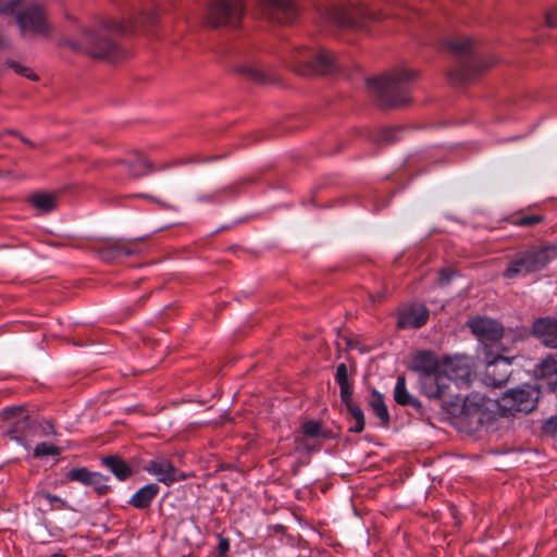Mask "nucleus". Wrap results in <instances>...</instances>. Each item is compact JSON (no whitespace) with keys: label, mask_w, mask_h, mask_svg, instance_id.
Instances as JSON below:
<instances>
[{"label":"nucleus","mask_w":557,"mask_h":557,"mask_svg":"<svg viewBox=\"0 0 557 557\" xmlns=\"http://www.w3.org/2000/svg\"><path fill=\"white\" fill-rule=\"evenodd\" d=\"M532 331L542 344L557 348V319L540 318L533 323Z\"/></svg>","instance_id":"6ab92c4d"},{"label":"nucleus","mask_w":557,"mask_h":557,"mask_svg":"<svg viewBox=\"0 0 557 557\" xmlns=\"http://www.w3.org/2000/svg\"><path fill=\"white\" fill-rule=\"evenodd\" d=\"M447 47L458 55H468L472 51V40L468 37H459L449 41Z\"/></svg>","instance_id":"cd10ccee"},{"label":"nucleus","mask_w":557,"mask_h":557,"mask_svg":"<svg viewBox=\"0 0 557 557\" xmlns=\"http://www.w3.org/2000/svg\"><path fill=\"white\" fill-rule=\"evenodd\" d=\"M459 403L461 404L462 412H465L467 414H470L471 412H473L475 410L474 407L482 406L483 397H480L478 395L460 397V396L457 395L456 396V404H459Z\"/></svg>","instance_id":"c85d7f7f"},{"label":"nucleus","mask_w":557,"mask_h":557,"mask_svg":"<svg viewBox=\"0 0 557 557\" xmlns=\"http://www.w3.org/2000/svg\"><path fill=\"white\" fill-rule=\"evenodd\" d=\"M16 21L23 34L47 37L52 30L45 8L38 3L22 11Z\"/></svg>","instance_id":"1a4fd4ad"},{"label":"nucleus","mask_w":557,"mask_h":557,"mask_svg":"<svg viewBox=\"0 0 557 557\" xmlns=\"http://www.w3.org/2000/svg\"><path fill=\"white\" fill-rule=\"evenodd\" d=\"M91 474L92 472L88 471L86 468H74L67 472L66 480L77 481L82 484L88 485Z\"/></svg>","instance_id":"c756f323"},{"label":"nucleus","mask_w":557,"mask_h":557,"mask_svg":"<svg viewBox=\"0 0 557 557\" xmlns=\"http://www.w3.org/2000/svg\"><path fill=\"white\" fill-rule=\"evenodd\" d=\"M414 76L416 72L412 70H394L368 79V87L382 108H398L410 101L405 84Z\"/></svg>","instance_id":"f03ea898"},{"label":"nucleus","mask_w":557,"mask_h":557,"mask_svg":"<svg viewBox=\"0 0 557 557\" xmlns=\"http://www.w3.org/2000/svg\"><path fill=\"white\" fill-rule=\"evenodd\" d=\"M495 62L494 59L460 61L458 66L450 72V78L456 83H468L479 73L491 67Z\"/></svg>","instance_id":"dca6fc26"},{"label":"nucleus","mask_w":557,"mask_h":557,"mask_svg":"<svg viewBox=\"0 0 557 557\" xmlns=\"http://www.w3.org/2000/svg\"><path fill=\"white\" fill-rule=\"evenodd\" d=\"M539 395L540 391L536 387L523 385L505 393L500 400V407L510 413L530 412L534 409Z\"/></svg>","instance_id":"9d476101"},{"label":"nucleus","mask_w":557,"mask_h":557,"mask_svg":"<svg viewBox=\"0 0 557 557\" xmlns=\"http://www.w3.org/2000/svg\"><path fill=\"white\" fill-rule=\"evenodd\" d=\"M245 14L244 0H211L207 20L214 27H237Z\"/></svg>","instance_id":"423d86ee"},{"label":"nucleus","mask_w":557,"mask_h":557,"mask_svg":"<svg viewBox=\"0 0 557 557\" xmlns=\"http://www.w3.org/2000/svg\"><path fill=\"white\" fill-rule=\"evenodd\" d=\"M550 422H556V425H557V419L556 420H550Z\"/></svg>","instance_id":"de8ad7c7"},{"label":"nucleus","mask_w":557,"mask_h":557,"mask_svg":"<svg viewBox=\"0 0 557 557\" xmlns=\"http://www.w3.org/2000/svg\"><path fill=\"white\" fill-rule=\"evenodd\" d=\"M335 381L338 385L349 384L347 366L345 363L337 366Z\"/></svg>","instance_id":"4c0bfd02"},{"label":"nucleus","mask_w":557,"mask_h":557,"mask_svg":"<svg viewBox=\"0 0 557 557\" xmlns=\"http://www.w3.org/2000/svg\"><path fill=\"white\" fill-rule=\"evenodd\" d=\"M34 499L38 506H47L48 509L50 510H64L69 508L64 499L44 491L36 492L34 495Z\"/></svg>","instance_id":"4be33fe9"},{"label":"nucleus","mask_w":557,"mask_h":557,"mask_svg":"<svg viewBox=\"0 0 557 557\" xmlns=\"http://www.w3.org/2000/svg\"><path fill=\"white\" fill-rule=\"evenodd\" d=\"M263 13L273 22L289 24L297 17V9L292 0H259Z\"/></svg>","instance_id":"4468645a"},{"label":"nucleus","mask_w":557,"mask_h":557,"mask_svg":"<svg viewBox=\"0 0 557 557\" xmlns=\"http://www.w3.org/2000/svg\"><path fill=\"white\" fill-rule=\"evenodd\" d=\"M50 557H65L61 552L52 554Z\"/></svg>","instance_id":"49530a36"},{"label":"nucleus","mask_w":557,"mask_h":557,"mask_svg":"<svg viewBox=\"0 0 557 557\" xmlns=\"http://www.w3.org/2000/svg\"><path fill=\"white\" fill-rule=\"evenodd\" d=\"M444 382L450 388L454 383L458 388L467 387L472 377L470 359L468 357L445 358L442 374Z\"/></svg>","instance_id":"9b49d317"},{"label":"nucleus","mask_w":557,"mask_h":557,"mask_svg":"<svg viewBox=\"0 0 557 557\" xmlns=\"http://www.w3.org/2000/svg\"><path fill=\"white\" fill-rule=\"evenodd\" d=\"M302 432L309 437H318L321 435V424L317 421H307L302 424Z\"/></svg>","instance_id":"f704fd0d"},{"label":"nucleus","mask_w":557,"mask_h":557,"mask_svg":"<svg viewBox=\"0 0 557 557\" xmlns=\"http://www.w3.org/2000/svg\"><path fill=\"white\" fill-rule=\"evenodd\" d=\"M239 71L244 74H247L248 76H250L251 78H253L256 81H260L262 78L261 72L256 67L243 66L239 69Z\"/></svg>","instance_id":"ea45409f"},{"label":"nucleus","mask_w":557,"mask_h":557,"mask_svg":"<svg viewBox=\"0 0 557 557\" xmlns=\"http://www.w3.org/2000/svg\"><path fill=\"white\" fill-rule=\"evenodd\" d=\"M144 470L154 476L158 482L166 486L186 479L184 472L174 467V465L165 457L157 456L148 460Z\"/></svg>","instance_id":"f8f14e48"},{"label":"nucleus","mask_w":557,"mask_h":557,"mask_svg":"<svg viewBox=\"0 0 557 557\" xmlns=\"http://www.w3.org/2000/svg\"><path fill=\"white\" fill-rule=\"evenodd\" d=\"M444 360L430 350L417 351L411 360V370L418 373L421 392L429 398H443L448 395L442 369Z\"/></svg>","instance_id":"7ed1b4c3"},{"label":"nucleus","mask_w":557,"mask_h":557,"mask_svg":"<svg viewBox=\"0 0 557 557\" xmlns=\"http://www.w3.org/2000/svg\"><path fill=\"white\" fill-rule=\"evenodd\" d=\"M138 25V21L124 23L110 20L97 28H83L79 39L64 38L61 45L75 52L86 53L94 59L115 61L120 58L119 47L104 33H128L137 28Z\"/></svg>","instance_id":"f257e3e1"},{"label":"nucleus","mask_w":557,"mask_h":557,"mask_svg":"<svg viewBox=\"0 0 557 557\" xmlns=\"http://www.w3.org/2000/svg\"><path fill=\"white\" fill-rule=\"evenodd\" d=\"M294 69L302 75L327 74L335 69L333 54L324 48H297L293 54Z\"/></svg>","instance_id":"39448f33"},{"label":"nucleus","mask_w":557,"mask_h":557,"mask_svg":"<svg viewBox=\"0 0 557 557\" xmlns=\"http://www.w3.org/2000/svg\"><path fill=\"white\" fill-rule=\"evenodd\" d=\"M7 421L4 434L18 445L28 447L32 436V421L22 408L10 407L1 411Z\"/></svg>","instance_id":"0eeeda50"},{"label":"nucleus","mask_w":557,"mask_h":557,"mask_svg":"<svg viewBox=\"0 0 557 557\" xmlns=\"http://www.w3.org/2000/svg\"><path fill=\"white\" fill-rule=\"evenodd\" d=\"M453 273H448L447 271L445 270H442L441 271V277H440V282L441 283H445V282H448L451 277Z\"/></svg>","instance_id":"c03bdc74"},{"label":"nucleus","mask_w":557,"mask_h":557,"mask_svg":"<svg viewBox=\"0 0 557 557\" xmlns=\"http://www.w3.org/2000/svg\"><path fill=\"white\" fill-rule=\"evenodd\" d=\"M8 66L11 67L12 70H14V72L18 75H22V76H25L32 81H37L38 79V76L27 66L16 62V61H13V60H9L7 62Z\"/></svg>","instance_id":"473e14b6"},{"label":"nucleus","mask_w":557,"mask_h":557,"mask_svg":"<svg viewBox=\"0 0 557 557\" xmlns=\"http://www.w3.org/2000/svg\"><path fill=\"white\" fill-rule=\"evenodd\" d=\"M23 0H0V14L11 15L21 5Z\"/></svg>","instance_id":"c9c22d12"},{"label":"nucleus","mask_w":557,"mask_h":557,"mask_svg":"<svg viewBox=\"0 0 557 557\" xmlns=\"http://www.w3.org/2000/svg\"><path fill=\"white\" fill-rule=\"evenodd\" d=\"M469 326L482 342H496L503 337L502 325L487 318H475L469 322Z\"/></svg>","instance_id":"a211bd4d"},{"label":"nucleus","mask_w":557,"mask_h":557,"mask_svg":"<svg viewBox=\"0 0 557 557\" xmlns=\"http://www.w3.org/2000/svg\"><path fill=\"white\" fill-rule=\"evenodd\" d=\"M339 392H341V400L346 407L354 404L352 386L350 383L345 384V385H339Z\"/></svg>","instance_id":"e433bc0d"},{"label":"nucleus","mask_w":557,"mask_h":557,"mask_svg":"<svg viewBox=\"0 0 557 557\" xmlns=\"http://www.w3.org/2000/svg\"><path fill=\"white\" fill-rule=\"evenodd\" d=\"M329 18L332 23L344 28L364 27L369 20H379L380 16L371 13L363 5L334 7L327 11Z\"/></svg>","instance_id":"6e6552de"},{"label":"nucleus","mask_w":557,"mask_h":557,"mask_svg":"<svg viewBox=\"0 0 557 557\" xmlns=\"http://www.w3.org/2000/svg\"><path fill=\"white\" fill-rule=\"evenodd\" d=\"M132 253L133 250L127 243H113L107 246L101 252L103 259H114L122 256H129Z\"/></svg>","instance_id":"bb28decb"},{"label":"nucleus","mask_w":557,"mask_h":557,"mask_svg":"<svg viewBox=\"0 0 557 557\" xmlns=\"http://www.w3.org/2000/svg\"><path fill=\"white\" fill-rule=\"evenodd\" d=\"M543 221V216L541 214H522L516 215L512 219V224L516 226L528 227L534 226Z\"/></svg>","instance_id":"7c9ffc66"},{"label":"nucleus","mask_w":557,"mask_h":557,"mask_svg":"<svg viewBox=\"0 0 557 557\" xmlns=\"http://www.w3.org/2000/svg\"><path fill=\"white\" fill-rule=\"evenodd\" d=\"M429 310L421 304L404 305L397 310V329H419L429 320Z\"/></svg>","instance_id":"2eb2a0df"},{"label":"nucleus","mask_w":557,"mask_h":557,"mask_svg":"<svg viewBox=\"0 0 557 557\" xmlns=\"http://www.w3.org/2000/svg\"><path fill=\"white\" fill-rule=\"evenodd\" d=\"M29 202L42 212H50L55 208L57 199L53 194L36 193L29 197Z\"/></svg>","instance_id":"a878e982"},{"label":"nucleus","mask_w":557,"mask_h":557,"mask_svg":"<svg viewBox=\"0 0 557 557\" xmlns=\"http://www.w3.org/2000/svg\"><path fill=\"white\" fill-rule=\"evenodd\" d=\"M7 45L5 39L0 35V48L4 47Z\"/></svg>","instance_id":"a18cd8bd"},{"label":"nucleus","mask_w":557,"mask_h":557,"mask_svg":"<svg viewBox=\"0 0 557 557\" xmlns=\"http://www.w3.org/2000/svg\"><path fill=\"white\" fill-rule=\"evenodd\" d=\"M364 429V422L355 421L352 425L349 426V432L352 433H361Z\"/></svg>","instance_id":"37998d69"},{"label":"nucleus","mask_w":557,"mask_h":557,"mask_svg":"<svg viewBox=\"0 0 557 557\" xmlns=\"http://www.w3.org/2000/svg\"><path fill=\"white\" fill-rule=\"evenodd\" d=\"M557 258V245L542 243L533 245L515 255L508 263L503 275L505 278H515L529 273L543 270Z\"/></svg>","instance_id":"20e7f679"},{"label":"nucleus","mask_w":557,"mask_h":557,"mask_svg":"<svg viewBox=\"0 0 557 557\" xmlns=\"http://www.w3.org/2000/svg\"><path fill=\"white\" fill-rule=\"evenodd\" d=\"M546 23L549 27H557V8L547 12Z\"/></svg>","instance_id":"a19ab883"},{"label":"nucleus","mask_w":557,"mask_h":557,"mask_svg":"<svg viewBox=\"0 0 557 557\" xmlns=\"http://www.w3.org/2000/svg\"><path fill=\"white\" fill-rule=\"evenodd\" d=\"M159 485L156 483H149L139 488L129 499V505L137 509L148 508L151 502L159 494Z\"/></svg>","instance_id":"412c9836"},{"label":"nucleus","mask_w":557,"mask_h":557,"mask_svg":"<svg viewBox=\"0 0 557 557\" xmlns=\"http://www.w3.org/2000/svg\"><path fill=\"white\" fill-rule=\"evenodd\" d=\"M60 454V448L53 444L48 443H39L34 449V457L42 458L46 456H58Z\"/></svg>","instance_id":"2f4dec72"},{"label":"nucleus","mask_w":557,"mask_h":557,"mask_svg":"<svg viewBox=\"0 0 557 557\" xmlns=\"http://www.w3.org/2000/svg\"><path fill=\"white\" fill-rule=\"evenodd\" d=\"M394 399L398 405L401 406L411 405L413 407H418L420 405L419 400L411 396L407 391L406 379L403 375L397 377L394 388Z\"/></svg>","instance_id":"5701e85b"},{"label":"nucleus","mask_w":557,"mask_h":557,"mask_svg":"<svg viewBox=\"0 0 557 557\" xmlns=\"http://www.w3.org/2000/svg\"><path fill=\"white\" fill-rule=\"evenodd\" d=\"M369 406L371 407L374 414L381 420V423L383 425H387L389 422V413L384 403L383 395L376 391H373L369 400Z\"/></svg>","instance_id":"393cba45"},{"label":"nucleus","mask_w":557,"mask_h":557,"mask_svg":"<svg viewBox=\"0 0 557 557\" xmlns=\"http://www.w3.org/2000/svg\"><path fill=\"white\" fill-rule=\"evenodd\" d=\"M539 391L554 392L557 387V360L544 359L534 370Z\"/></svg>","instance_id":"f3484780"},{"label":"nucleus","mask_w":557,"mask_h":557,"mask_svg":"<svg viewBox=\"0 0 557 557\" xmlns=\"http://www.w3.org/2000/svg\"><path fill=\"white\" fill-rule=\"evenodd\" d=\"M88 485L92 486L99 494H104L109 490L107 479L97 472H92Z\"/></svg>","instance_id":"72a5a7b5"},{"label":"nucleus","mask_w":557,"mask_h":557,"mask_svg":"<svg viewBox=\"0 0 557 557\" xmlns=\"http://www.w3.org/2000/svg\"><path fill=\"white\" fill-rule=\"evenodd\" d=\"M486 364L483 373V381L490 386H502L505 384L511 374V359L496 356L490 359V354H486Z\"/></svg>","instance_id":"ddd939ff"},{"label":"nucleus","mask_w":557,"mask_h":557,"mask_svg":"<svg viewBox=\"0 0 557 557\" xmlns=\"http://www.w3.org/2000/svg\"><path fill=\"white\" fill-rule=\"evenodd\" d=\"M115 163H124L128 166V172L133 177H141L156 171L153 164L140 152L131 151L124 159H119Z\"/></svg>","instance_id":"aec40b11"},{"label":"nucleus","mask_w":557,"mask_h":557,"mask_svg":"<svg viewBox=\"0 0 557 557\" xmlns=\"http://www.w3.org/2000/svg\"><path fill=\"white\" fill-rule=\"evenodd\" d=\"M103 462L119 480H125L132 474L131 467L116 456L107 457Z\"/></svg>","instance_id":"b1692460"},{"label":"nucleus","mask_w":557,"mask_h":557,"mask_svg":"<svg viewBox=\"0 0 557 557\" xmlns=\"http://www.w3.org/2000/svg\"><path fill=\"white\" fill-rule=\"evenodd\" d=\"M219 554H218V557H223L226 552L230 548V542L227 539H224V537H220V542H219Z\"/></svg>","instance_id":"79ce46f5"},{"label":"nucleus","mask_w":557,"mask_h":557,"mask_svg":"<svg viewBox=\"0 0 557 557\" xmlns=\"http://www.w3.org/2000/svg\"><path fill=\"white\" fill-rule=\"evenodd\" d=\"M355 421L364 422V414L361 408L355 403L346 407Z\"/></svg>","instance_id":"58836bf2"}]
</instances>
